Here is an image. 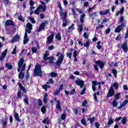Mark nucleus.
Returning a JSON list of instances; mask_svg holds the SVG:
<instances>
[{"label":"nucleus","instance_id":"1","mask_svg":"<svg viewBox=\"0 0 128 128\" xmlns=\"http://www.w3.org/2000/svg\"><path fill=\"white\" fill-rule=\"evenodd\" d=\"M24 62V58H21L19 61L18 62V67L17 68V70L18 72H20V74L18 75V78H21V80H22L24 78V70H26V64Z\"/></svg>","mask_w":128,"mask_h":128},{"label":"nucleus","instance_id":"2","mask_svg":"<svg viewBox=\"0 0 128 128\" xmlns=\"http://www.w3.org/2000/svg\"><path fill=\"white\" fill-rule=\"evenodd\" d=\"M119 22H122L120 25H118L116 28L114 30L115 32L120 33L122 30H124V28H126V24L124 22V16H120L119 18Z\"/></svg>","mask_w":128,"mask_h":128},{"label":"nucleus","instance_id":"3","mask_svg":"<svg viewBox=\"0 0 128 128\" xmlns=\"http://www.w3.org/2000/svg\"><path fill=\"white\" fill-rule=\"evenodd\" d=\"M34 76H40L42 78V65L39 64H36L35 66V68L34 71Z\"/></svg>","mask_w":128,"mask_h":128},{"label":"nucleus","instance_id":"4","mask_svg":"<svg viewBox=\"0 0 128 128\" xmlns=\"http://www.w3.org/2000/svg\"><path fill=\"white\" fill-rule=\"evenodd\" d=\"M50 24V21L48 20H46L41 23L39 26V28L37 30L38 32H42V30H46V28H46V26Z\"/></svg>","mask_w":128,"mask_h":128},{"label":"nucleus","instance_id":"5","mask_svg":"<svg viewBox=\"0 0 128 128\" xmlns=\"http://www.w3.org/2000/svg\"><path fill=\"white\" fill-rule=\"evenodd\" d=\"M56 56H60L56 62V64L57 66H60L62 64V62H64V54H61L60 52H58L56 54Z\"/></svg>","mask_w":128,"mask_h":128},{"label":"nucleus","instance_id":"6","mask_svg":"<svg viewBox=\"0 0 128 128\" xmlns=\"http://www.w3.org/2000/svg\"><path fill=\"white\" fill-rule=\"evenodd\" d=\"M84 16H86V14H83L80 16V24H82L78 25V30L80 34H82V28H84V26L82 24H84Z\"/></svg>","mask_w":128,"mask_h":128},{"label":"nucleus","instance_id":"7","mask_svg":"<svg viewBox=\"0 0 128 128\" xmlns=\"http://www.w3.org/2000/svg\"><path fill=\"white\" fill-rule=\"evenodd\" d=\"M60 16L62 17V26L64 28L66 26H68V20L66 19V16H68V13L66 12H61L60 14Z\"/></svg>","mask_w":128,"mask_h":128},{"label":"nucleus","instance_id":"8","mask_svg":"<svg viewBox=\"0 0 128 128\" xmlns=\"http://www.w3.org/2000/svg\"><path fill=\"white\" fill-rule=\"evenodd\" d=\"M40 10L41 12H46V6H42V4L39 5L37 8L34 11V14L38 16Z\"/></svg>","mask_w":128,"mask_h":128},{"label":"nucleus","instance_id":"9","mask_svg":"<svg viewBox=\"0 0 128 128\" xmlns=\"http://www.w3.org/2000/svg\"><path fill=\"white\" fill-rule=\"evenodd\" d=\"M54 32H51L50 36L47 37L46 44H50L52 42V40H54Z\"/></svg>","mask_w":128,"mask_h":128},{"label":"nucleus","instance_id":"10","mask_svg":"<svg viewBox=\"0 0 128 128\" xmlns=\"http://www.w3.org/2000/svg\"><path fill=\"white\" fill-rule=\"evenodd\" d=\"M114 90L112 88V86H110L108 90V92L106 96V98H110L112 96H114Z\"/></svg>","mask_w":128,"mask_h":128},{"label":"nucleus","instance_id":"11","mask_svg":"<svg viewBox=\"0 0 128 128\" xmlns=\"http://www.w3.org/2000/svg\"><path fill=\"white\" fill-rule=\"evenodd\" d=\"M96 64L99 66L100 70H102L104 68V61L98 60L96 61Z\"/></svg>","mask_w":128,"mask_h":128},{"label":"nucleus","instance_id":"12","mask_svg":"<svg viewBox=\"0 0 128 128\" xmlns=\"http://www.w3.org/2000/svg\"><path fill=\"white\" fill-rule=\"evenodd\" d=\"M75 83L77 86H79L80 88H82L84 86V82L80 79H78L75 81Z\"/></svg>","mask_w":128,"mask_h":128},{"label":"nucleus","instance_id":"13","mask_svg":"<svg viewBox=\"0 0 128 128\" xmlns=\"http://www.w3.org/2000/svg\"><path fill=\"white\" fill-rule=\"evenodd\" d=\"M5 26H16V24H14V22L12 20L10 19L6 20L5 22Z\"/></svg>","mask_w":128,"mask_h":128},{"label":"nucleus","instance_id":"14","mask_svg":"<svg viewBox=\"0 0 128 128\" xmlns=\"http://www.w3.org/2000/svg\"><path fill=\"white\" fill-rule=\"evenodd\" d=\"M121 48L125 52V54H126V52H128V42H124V43L122 46Z\"/></svg>","mask_w":128,"mask_h":128},{"label":"nucleus","instance_id":"15","mask_svg":"<svg viewBox=\"0 0 128 128\" xmlns=\"http://www.w3.org/2000/svg\"><path fill=\"white\" fill-rule=\"evenodd\" d=\"M128 104V100H124L122 104H120V106L117 108L118 110H122L123 108H124Z\"/></svg>","mask_w":128,"mask_h":128},{"label":"nucleus","instance_id":"16","mask_svg":"<svg viewBox=\"0 0 128 128\" xmlns=\"http://www.w3.org/2000/svg\"><path fill=\"white\" fill-rule=\"evenodd\" d=\"M26 28L28 30H27V32L28 34H32V24L30 23H27L26 24Z\"/></svg>","mask_w":128,"mask_h":128},{"label":"nucleus","instance_id":"17","mask_svg":"<svg viewBox=\"0 0 128 128\" xmlns=\"http://www.w3.org/2000/svg\"><path fill=\"white\" fill-rule=\"evenodd\" d=\"M99 14H100V16H106L108 14H110V9H106L104 10H101L99 12Z\"/></svg>","mask_w":128,"mask_h":128},{"label":"nucleus","instance_id":"18","mask_svg":"<svg viewBox=\"0 0 128 128\" xmlns=\"http://www.w3.org/2000/svg\"><path fill=\"white\" fill-rule=\"evenodd\" d=\"M78 56V52L76 51V50H74V52H73V58H74V61L76 62H78V59L76 56Z\"/></svg>","mask_w":128,"mask_h":128},{"label":"nucleus","instance_id":"19","mask_svg":"<svg viewBox=\"0 0 128 128\" xmlns=\"http://www.w3.org/2000/svg\"><path fill=\"white\" fill-rule=\"evenodd\" d=\"M18 86L20 90L24 92V94H26L27 90H26V88H24L22 84V83L18 82Z\"/></svg>","mask_w":128,"mask_h":128},{"label":"nucleus","instance_id":"20","mask_svg":"<svg viewBox=\"0 0 128 128\" xmlns=\"http://www.w3.org/2000/svg\"><path fill=\"white\" fill-rule=\"evenodd\" d=\"M122 94L120 92H118L114 96V100H120L122 98V96H120Z\"/></svg>","mask_w":128,"mask_h":128},{"label":"nucleus","instance_id":"21","mask_svg":"<svg viewBox=\"0 0 128 128\" xmlns=\"http://www.w3.org/2000/svg\"><path fill=\"white\" fill-rule=\"evenodd\" d=\"M112 124H114V120H112V117L110 116V118H108V128H110Z\"/></svg>","mask_w":128,"mask_h":128},{"label":"nucleus","instance_id":"22","mask_svg":"<svg viewBox=\"0 0 128 128\" xmlns=\"http://www.w3.org/2000/svg\"><path fill=\"white\" fill-rule=\"evenodd\" d=\"M20 40V36L18 34H16L14 38L12 39V42H16Z\"/></svg>","mask_w":128,"mask_h":128},{"label":"nucleus","instance_id":"23","mask_svg":"<svg viewBox=\"0 0 128 128\" xmlns=\"http://www.w3.org/2000/svg\"><path fill=\"white\" fill-rule=\"evenodd\" d=\"M14 118L18 122H22V120L20 118V116H18V114L17 112H16L14 115Z\"/></svg>","mask_w":128,"mask_h":128},{"label":"nucleus","instance_id":"24","mask_svg":"<svg viewBox=\"0 0 128 128\" xmlns=\"http://www.w3.org/2000/svg\"><path fill=\"white\" fill-rule=\"evenodd\" d=\"M56 108H58V110L60 112L62 111V107L60 106V100H58V102H57V103L56 104Z\"/></svg>","mask_w":128,"mask_h":128},{"label":"nucleus","instance_id":"25","mask_svg":"<svg viewBox=\"0 0 128 128\" xmlns=\"http://www.w3.org/2000/svg\"><path fill=\"white\" fill-rule=\"evenodd\" d=\"M25 98L24 99V102L26 104H28V96L26 94H24Z\"/></svg>","mask_w":128,"mask_h":128},{"label":"nucleus","instance_id":"26","mask_svg":"<svg viewBox=\"0 0 128 128\" xmlns=\"http://www.w3.org/2000/svg\"><path fill=\"white\" fill-rule=\"evenodd\" d=\"M96 81H92V89L93 92H96Z\"/></svg>","mask_w":128,"mask_h":128},{"label":"nucleus","instance_id":"27","mask_svg":"<svg viewBox=\"0 0 128 128\" xmlns=\"http://www.w3.org/2000/svg\"><path fill=\"white\" fill-rule=\"evenodd\" d=\"M48 54V51L47 50H46V53L44 54V60H47L48 59V56H50Z\"/></svg>","mask_w":128,"mask_h":128},{"label":"nucleus","instance_id":"28","mask_svg":"<svg viewBox=\"0 0 128 128\" xmlns=\"http://www.w3.org/2000/svg\"><path fill=\"white\" fill-rule=\"evenodd\" d=\"M112 74L115 78H116L118 76V70L116 69H112Z\"/></svg>","mask_w":128,"mask_h":128},{"label":"nucleus","instance_id":"29","mask_svg":"<svg viewBox=\"0 0 128 128\" xmlns=\"http://www.w3.org/2000/svg\"><path fill=\"white\" fill-rule=\"evenodd\" d=\"M118 100L114 99L112 102V105L113 106L114 108H116V106H118Z\"/></svg>","mask_w":128,"mask_h":128},{"label":"nucleus","instance_id":"30","mask_svg":"<svg viewBox=\"0 0 128 128\" xmlns=\"http://www.w3.org/2000/svg\"><path fill=\"white\" fill-rule=\"evenodd\" d=\"M56 38L58 40H62V34H60V32H58L56 36Z\"/></svg>","mask_w":128,"mask_h":128},{"label":"nucleus","instance_id":"31","mask_svg":"<svg viewBox=\"0 0 128 128\" xmlns=\"http://www.w3.org/2000/svg\"><path fill=\"white\" fill-rule=\"evenodd\" d=\"M43 124H50V119L48 117H47L46 118L42 120Z\"/></svg>","mask_w":128,"mask_h":128},{"label":"nucleus","instance_id":"32","mask_svg":"<svg viewBox=\"0 0 128 128\" xmlns=\"http://www.w3.org/2000/svg\"><path fill=\"white\" fill-rule=\"evenodd\" d=\"M46 102H48V94H46L44 96L43 102L46 104Z\"/></svg>","mask_w":128,"mask_h":128},{"label":"nucleus","instance_id":"33","mask_svg":"<svg viewBox=\"0 0 128 128\" xmlns=\"http://www.w3.org/2000/svg\"><path fill=\"white\" fill-rule=\"evenodd\" d=\"M6 68H7L8 70H12V65L8 63H6L5 65Z\"/></svg>","mask_w":128,"mask_h":128},{"label":"nucleus","instance_id":"34","mask_svg":"<svg viewBox=\"0 0 128 128\" xmlns=\"http://www.w3.org/2000/svg\"><path fill=\"white\" fill-rule=\"evenodd\" d=\"M41 112L42 114H45L46 112V106H43L41 108Z\"/></svg>","mask_w":128,"mask_h":128},{"label":"nucleus","instance_id":"35","mask_svg":"<svg viewBox=\"0 0 128 128\" xmlns=\"http://www.w3.org/2000/svg\"><path fill=\"white\" fill-rule=\"evenodd\" d=\"M31 50L32 54H36L38 52V48H36V47H32Z\"/></svg>","mask_w":128,"mask_h":128},{"label":"nucleus","instance_id":"36","mask_svg":"<svg viewBox=\"0 0 128 128\" xmlns=\"http://www.w3.org/2000/svg\"><path fill=\"white\" fill-rule=\"evenodd\" d=\"M50 60V61L48 62L49 64H54V57L50 56L47 58V60Z\"/></svg>","mask_w":128,"mask_h":128},{"label":"nucleus","instance_id":"37","mask_svg":"<svg viewBox=\"0 0 128 128\" xmlns=\"http://www.w3.org/2000/svg\"><path fill=\"white\" fill-rule=\"evenodd\" d=\"M54 81L52 80V78H50L48 80V82H46V84H54Z\"/></svg>","mask_w":128,"mask_h":128},{"label":"nucleus","instance_id":"38","mask_svg":"<svg viewBox=\"0 0 128 128\" xmlns=\"http://www.w3.org/2000/svg\"><path fill=\"white\" fill-rule=\"evenodd\" d=\"M90 44V40H87L86 43H84V46L89 48Z\"/></svg>","mask_w":128,"mask_h":128},{"label":"nucleus","instance_id":"39","mask_svg":"<svg viewBox=\"0 0 128 128\" xmlns=\"http://www.w3.org/2000/svg\"><path fill=\"white\" fill-rule=\"evenodd\" d=\"M2 126H6L8 123V118H6L4 120H2Z\"/></svg>","mask_w":128,"mask_h":128},{"label":"nucleus","instance_id":"40","mask_svg":"<svg viewBox=\"0 0 128 128\" xmlns=\"http://www.w3.org/2000/svg\"><path fill=\"white\" fill-rule=\"evenodd\" d=\"M50 76L52 78H56V76H58V73L52 72L50 74Z\"/></svg>","mask_w":128,"mask_h":128},{"label":"nucleus","instance_id":"41","mask_svg":"<svg viewBox=\"0 0 128 128\" xmlns=\"http://www.w3.org/2000/svg\"><path fill=\"white\" fill-rule=\"evenodd\" d=\"M18 19L19 20H20V22H24V17L20 15L18 16Z\"/></svg>","mask_w":128,"mask_h":128},{"label":"nucleus","instance_id":"42","mask_svg":"<svg viewBox=\"0 0 128 128\" xmlns=\"http://www.w3.org/2000/svg\"><path fill=\"white\" fill-rule=\"evenodd\" d=\"M8 54V49H6L2 54V56L6 58V54Z\"/></svg>","mask_w":128,"mask_h":128},{"label":"nucleus","instance_id":"43","mask_svg":"<svg viewBox=\"0 0 128 128\" xmlns=\"http://www.w3.org/2000/svg\"><path fill=\"white\" fill-rule=\"evenodd\" d=\"M66 114L63 113L61 116V120H66Z\"/></svg>","mask_w":128,"mask_h":128},{"label":"nucleus","instance_id":"44","mask_svg":"<svg viewBox=\"0 0 128 128\" xmlns=\"http://www.w3.org/2000/svg\"><path fill=\"white\" fill-rule=\"evenodd\" d=\"M29 40H30L28 39V38H24V41H23L24 44H28Z\"/></svg>","mask_w":128,"mask_h":128},{"label":"nucleus","instance_id":"45","mask_svg":"<svg viewBox=\"0 0 128 128\" xmlns=\"http://www.w3.org/2000/svg\"><path fill=\"white\" fill-rule=\"evenodd\" d=\"M121 122H122V124H126V118L124 117L122 118Z\"/></svg>","mask_w":128,"mask_h":128},{"label":"nucleus","instance_id":"46","mask_svg":"<svg viewBox=\"0 0 128 128\" xmlns=\"http://www.w3.org/2000/svg\"><path fill=\"white\" fill-rule=\"evenodd\" d=\"M17 96L18 98H22V92L20 91H18V93H17Z\"/></svg>","mask_w":128,"mask_h":128},{"label":"nucleus","instance_id":"47","mask_svg":"<svg viewBox=\"0 0 128 128\" xmlns=\"http://www.w3.org/2000/svg\"><path fill=\"white\" fill-rule=\"evenodd\" d=\"M113 87L114 88L115 90H118V84L116 82L114 83Z\"/></svg>","mask_w":128,"mask_h":128},{"label":"nucleus","instance_id":"48","mask_svg":"<svg viewBox=\"0 0 128 128\" xmlns=\"http://www.w3.org/2000/svg\"><path fill=\"white\" fill-rule=\"evenodd\" d=\"M83 38H86V40H88V33H86V32H84Z\"/></svg>","mask_w":128,"mask_h":128},{"label":"nucleus","instance_id":"49","mask_svg":"<svg viewBox=\"0 0 128 128\" xmlns=\"http://www.w3.org/2000/svg\"><path fill=\"white\" fill-rule=\"evenodd\" d=\"M88 120H90V124H94V120H96V118L94 117H92V118H90L88 119Z\"/></svg>","mask_w":128,"mask_h":128},{"label":"nucleus","instance_id":"50","mask_svg":"<svg viewBox=\"0 0 128 128\" xmlns=\"http://www.w3.org/2000/svg\"><path fill=\"white\" fill-rule=\"evenodd\" d=\"M86 87H84V88L82 89V92L80 93V96H84V94H86Z\"/></svg>","mask_w":128,"mask_h":128},{"label":"nucleus","instance_id":"51","mask_svg":"<svg viewBox=\"0 0 128 128\" xmlns=\"http://www.w3.org/2000/svg\"><path fill=\"white\" fill-rule=\"evenodd\" d=\"M28 20L32 22V24H36V20H34V18L32 17H30L28 18Z\"/></svg>","mask_w":128,"mask_h":128},{"label":"nucleus","instance_id":"52","mask_svg":"<svg viewBox=\"0 0 128 128\" xmlns=\"http://www.w3.org/2000/svg\"><path fill=\"white\" fill-rule=\"evenodd\" d=\"M81 123L84 126H86V119L82 118L81 120Z\"/></svg>","mask_w":128,"mask_h":128},{"label":"nucleus","instance_id":"53","mask_svg":"<svg viewBox=\"0 0 128 128\" xmlns=\"http://www.w3.org/2000/svg\"><path fill=\"white\" fill-rule=\"evenodd\" d=\"M120 120H122V117L119 116L118 118H116L114 120V122H118Z\"/></svg>","mask_w":128,"mask_h":128},{"label":"nucleus","instance_id":"54","mask_svg":"<svg viewBox=\"0 0 128 128\" xmlns=\"http://www.w3.org/2000/svg\"><path fill=\"white\" fill-rule=\"evenodd\" d=\"M38 104L39 106H42V100L38 99Z\"/></svg>","mask_w":128,"mask_h":128},{"label":"nucleus","instance_id":"55","mask_svg":"<svg viewBox=\"0 0 128 128\" xmlns=\"http://www.w3.org/2000/svg\"><path fill=\"white\" fill-rule=\"evenodd\" d=\"M60 92V90L58 88L56 90V92L54 93V94H55L56 96H58Z\"/></svg>","mask_w":128,"mask_h":128},{"label":"nucleus","instance_id":"56","mask_svg":"<svg viewBox=\"0 0 128 128\" xmlns=\"http://www.w3.org/2000/svg\"><path fill=\"white\" fill-rule=\"evenodd\" d=\"M66 56L69 58H72V52H68L66 53Z\"/></svg>","mask_w":128,"mask_h":128},{"label":"nucleus","instance_id":"57","mask_svg":"<svg viewBox=\"0 0 128 128\" xmlns=\"http://www.w3.org/2000/svg\"><path fill=\"white\" fill-rule=\"evenodd\" d=\"M94 100L96 102H98V97L96 96V93H94Z\"/></svg>","mask_w":128,"mask_h":128},{"label":"nucleus","instance_id":"58","mask_svg":"<svg viewBox=\"0 0 128 128\" xmlns=\"http://www.w3.org/2000/svg\"><path fill=\"white\" fill-rule=\"evenodd\" d=\"M118 12H119V14H124V8L122 7L120 10Z\"/></svg>","mask_w":128,"mask_h":128},{"label":"nucleus","instance_id":"59","mask_svg":"<svg viewBox=\"0 0 128 128\" xmlns=\"http://www.w3.org/2000/svg\"><path fill=\"white\" fill-rule=\"evenodd\" d=\"M93 68H94L95 70H96V72H98V65L96 64H94L93 66Z\"/></svg>","mask_w":128,"mask_h":128},{"label":"nucleus","instance_id":"60","mask_svg":"<svg viewBox=\"0 0 128 128\" xmlns=\"http://www.w3.org/2000/svg\"><path fill=\"white\" fill-rule=\"evenodd\" d=\"M87 104H88V101H86V100H84V101L82 103V106H86Z\"/></svg>","mask_w":128,"mask_h":128},{"label":"nucleus","instance_id":"61","mask_svg":"<svg viewBox=\"0 0 128 128\" xmlns=\"http://www.w3.org/2000/svg\"><path fill=\"white\" fill-rule=\"evenodd\" d=\"M121 38H122V37L120 36V34H118L117 36H116V40L118 41V40H120Z\"/></svg>","mask_w":128,"mask_h":128},{"label":"nucleus","instance_id":"62","mask_svg":"<svg viewBox=\"0 0 128 128\" xmlns=\"http://www.w3.org/2000/svg\"><path fill=\"white\" fill-rule=\"evenodd\" d=\"M76 92V89L73 88L72 90L70 91V94H74Z\"/></svg>","mask_w":128,"mask_h":128},{"label":"nucleus","instance_id":"63","mask_svg":"<svg viewBox=\"0 0 128 128\" xmlns=\"http://www.w3.org/2000/svg\"><path fill=\"white\" fill-rule=\"evenodd\" d=\"M12 54H16V46H15L13 51L12 52Z\"/></svg>","mask_w":128,"mask_h":128},{"label":"nucleus","instance_id":"64","mask_svg":"<svg viewBox=\"0 0 128 128\" xmlns=\"http://www.w3.org/2000/svg\"><path fill=\"white\" fill-rule=\"evenodd\" d=\"M123 88H124V90H128V86L124 85L123 86Z\"/></svg>","mask_w":128,"mask_h":128}]
</instances>
